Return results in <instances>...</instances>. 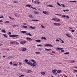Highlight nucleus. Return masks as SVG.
<instances>
[{"label":"nucleus","mask_w":77,"mask_h":77,"mask_svg":"<svg viewBox=\"0 0 77 77\" xmlns=\"http://www.w3.org/2000/svg\"><path fill=\"white\" fill-rule=\"evenodd\" d=\"M35 41H36V42H41V41L39 40H35Z\"/></svg>","instance_id":"4468645a"},{"label":"nucleus","mask_w":77,"mask_h":77,"mask_svg":"<svg viewBox=\"0 0 77 77\" xmlns=\"http://www.w3.org/2000/svg\"><path fill=\"white\" fill-rule=\"evenodd\" d=\"M31 62H34V63H36V61L33 60H31Z\"/></svg>","instance_id":"a211bd4d"},{"label":"nucleus","mask_w":77,"mask_h":77,"mask_svg":"<svg viewBox=\"0 0 77 77\" xmlns=\"http://www.w3.org/2000/svg\"><path fill=\"white\" fill-rule=\"evenodd\" d=\"M31 5H26V6H28V7H29V8H30V7H31Z\"/></svg>","instance_id":"aec40b11"},{"label":"nucleus","mask_w":77,"mask_h":77,"mask_svg":"<svg viewBox=\"0 0 77 77\" xmlns=\"http://www.w3.org/2000/svg\"><path fill=\"white\" fill-rule=\"evenodd\" d=\"M73 72H74V73L75 74L76 72H77V70H74V71H73Z\"/></svg>","instance_id":"2eb2a0df"},{"label":"nucleus","mask_w":77,"mask_h":77,"mask_svg":"<svg viewBox=\"0 0 77 77\" xmlns=\"http://www.w3.org/2000/svg\"><path fill=\"white\" fill-rule=\"evenodd\" d=\"M5 23H9V21H7L6 22H5Z\"/></svg>","instance_id":"8fccbe9b"},{"label":"nucleus","mask_w":77,"mask_h":77,"mask_svg":"<svg viewBox=\"0 0 77 77\" xmlns=\"http://www.w3.org/2000/svg\"><path fill=\"white\" fill-rule=\"evenodd\" d=\"M48 6H49V7H52V8H53V6L51 5H48Z\"/></svg>","instance_id":"a19ab883"},{"label":"nucleus","mask_w":77,"mask_h":77,"mask_svg":"<svg viewBox=\"0 0 77 77\" xmlns=\"http://www.w3.org/2000/svg\"><path fill=\"white\" fill-rule=\"evenodd\" d=\"M45 45V46H48V44H46Z\"/></svg>","instance_id":"0e129e2a"},{"label":"nucleus","mask_w":77,"mask_h":77,"mask_svg":"<svg viewBox=\"0 0 77 77\" xmlns=\"http://www.w3.org/2000/svg\"><path fill=\"white\" fill-rule=\"evenodd\" d=\"M61 5H62V6H63V7H65V5H64L63 4H61Z\"/></svg>","instance_id":"79ce46f5"},{"label":"nucleus","mask_w":77,"mask_h":77,"mask_svg":"<svg viewBox=\"0 0 77 77\" xmlns=\"http://www.w3.org/2000/svg\"><path fill=\"white\" fill-rule=\"evenodd\" d=\"M23 48V49L22 51H26V48Z\"/></svg>","instance_id":"39448f33"},{"label":"nucleus","mask_w":77,"mask_h":77,"mask_svg":"<svg viewBox=\"0 0 77 77\" xmlns=\"http://www.w3.org/2000/svg\"><path fill=\"white\" fill-rule=\"evenodd\" d=\"M20 77H24V75H20L19 76Z\"/></svg>","instance_id":"c9c22d12"},{"label":"nucleus","mask_w":77,"mask_h":77,"mask_svg":"<svg viewBox=\"0 0 77 77\" xmlns=\"http://www.w3.org/2000/svg\"><path fill=\"white\" fill-rule=\"evenodd\" d=\"M43 13L45 14H47L48 13L47 12L45 11H43Z\"/></svg>","instance_id":"6ab92c4d"},{"label":"nucleus","mask_w":77,"mask_h":77,"mask_svg":"<svg viewBox=\"0 0 77 77\" xmlns=\"http://www.w3.org/2000/svg\"><path fill=\"white\" fill-rule=\"evenodd\" d=\"M57 4L58 5V6H61V5H60V4H59V2H57Z\"/></svg>","instance_id":"72a5a7b5"},{"label":"nucleus","mask_w":77,"mask_h":77,"mask_svg":"<svg viewBox=\"0 0 77 77\" xmlns=\"http://www.w3.org/2000/svg\"><path fill=\"white\" fill-rule=\"evenodd\" d=\"M45 50H47V51H50V50H51V49L45 48Z\"/></svg>","instance_id":"393cba45"},{"label":"nucleus","mask_w":77,"mask_h":77,"mask_svg":"<svg viewBox=\"0 0 77 77\" xmlns=\"http://www.w3.org/2000/svg\"><path fill=\"white\" fill-rule=\"evenodd\" d=\"M54 25H55V26H57V23H54Z\"/></svg>","instance_id":"6e6d98bb"},{"label":"nucleus","mask_w":77,"mask_h":77,"mask_svg":"<svg viewBox=\"0 0 77 77\" xmlns=\"http://www.w3.org/2000/svg\"><path fill=\"white\" fill-rule=\"evenodd\" d=\"M13 66H17V64L14 63V64H13Z\"/></svg>","instance_id":"58836bf2"},{"label":"nucleus","mask_w":77,"mask_h":77,"mask_svg":"<svg viewBox=\"0 0 77 77\" xmlns=\"http://www.w3.org/2000/svg\"><path fill=\"white\" fill-rule=\"evenodd\" d=\"M31 20L32 21H39V20Z\"/></svg>","instance_id":"1a4fd4ad"},{"label":"nucleus","mask_w":77,"mask_h":77,"mask_svg":"<svg viewBox=\"0 0 77 77\" xmlns=\"http://www.w3.org/2000/svg\"><path fill=\"white\" fill-rule=\"evenodd\" d=\"M26 63L28 64V65H32V62H30V61L28 62H27Z\"/></svg>","instance_id":"423d86ee"},{"label":"nucleus","mask_w":77,"mask_h":77,"mask_svg":"<svg viewBox=\"0 0 77 77\" xmlns=\"http://www.w3.org/2000/svg\"><path fill=\"white\" fill-rule=\"evenodd\" d=\"M28 35H29V36H32V35H31L30 33H28Z\"/></svg>","instance_id":"e433bc0d"},{"label":"nucleus","mask_w":77,"mask_h":77,"mask_svg":"<svg viewBox=\"0 0 77 77\" xmlns=\"http://www.w3.org/2000/svg\"><path fill=\"white\" fill-rule=\"evenodd\" d=\"M55 14L57 15H60V16H62V14Z\"/></svg>","instance_id":"ea45409f"},{"label":"nucleus","mask_w":77,"mask_h":77,"mask_svg":"<svg viewBox=\"0 0 77 77\" xmlns=\"http://www.w3.org/2000/svg\"><path fill=\"white\" fill-rule=\"evenodd\" d=\"M63 49V48H56V50H62Z\"/></svg>","instance_id":"7ed1b4c3"},{"label":"nucleus","mask_w":77,"mask_h":77,"mask_svg":"<svg viewBox=\"0 0 77 77\" xmlns=\"http://www.w3.org/2000/svg\"><path fill=\"white\" fill-rule=\"evenodd\" d=\"M42 45H37V46H38V47H39L40 46H42Z\"/></svg>","instance_id":"4c0bfd02"},{"label":"nucleus","mask_w":77,"mask_h":77,"mask_svg":"<svg viewBox=\"0 0 77 77\" xmlns=\"http://www.w3.org/2000/svg\"><path fill=\"white\" fill-rule=\"evenodd\" d=\"M62 50L61 51V52H63L64 51V50H62Z\"/></svg>","instance_id":"774afa93"},{"label":"nucleus","mask_w":77,"mask_h":77,"mask_svg":"<svg viewBox=\"0 0 77 77\" xmlns=\"http://www.w3.org/2000/svg\"><path fill=\"white\" fill-rule=\"evenodd\" d=\"M6 35V34H2V35H3V36L4 37H6L7 38H8V37H7V36L5 35Z\"/></svg>","instance_id":"2f4dec72"},{"label":"nucleus","mask_w":77,"mask_h":77,"mask_svg":"<svg viewBox=\"0 0 77 77\" xmlns=\"http://www.w3.org/2000/svg\"><path fill=\"white\" fill-rule=\"evenodd\" d=\"M19 65H22V64L20 62H19Z\"/></svg>","instance_id":"680f3d73"},{"label":"nucleus","mask_w":77,"mask_h":77,"mask_svg":"<svg viewBox=\"0 0 77 77\" xmlns=\"http://www.w3.org/2000/svg\"><path fill=\"white\" fill-rule=\"evenodd\" d=\"M29 17H30V18H33V16H32V15H29Z\"/></svg>","instance_id":"473e14b6"},{"label":"nucleus","mask_w":77,"mask_h":77,"mask_svg":"<svg viewBox=\"0 0 77 77\" xmlns=\"http://www.w3.org/2000/svg\"><path fill=\"white\" fill-rule=\"evenodd\" d=\"M34 13L35 14H39V13L37 11H35Z\"/></svg>","instance_id":"c85d7f7f"},{"label":"nucleus","mask_w":77,"mask_h":77,"mask_svg":"<svg viewBox=\"0 0 77 77\" xmlns=\"http://www.w3.org/2000/svg\"><path fill=\"white\" fill-rule=\"evenodd\" d=\"M66 36H68V37H69V38H72L71 36H69V34H66Z\"/></svg>","instance_id":"ddd939ff"},{"label":"nucleus","mask_w":77,"mask_h":77,"mask_svg":"<svg viewBox=\"0 0 77 77\" xmlns=\"http://www.w3.org/2000/svg\"><path fill=\"white\" fill-rule=\"evenodd\" d=\"M69 53V52H66L64 53V54H68Z\"/></svg>","instance_id":"bb28decb"},{"label":"nucleus","mask_w":77,"mask_h":77,"mask_svg":"<svg viewBox=\"0 0 77 77\" xmlns=\"http://www.w3.org/2000/svg\"><path fill=\"white\" fill-rule=\"evenodd\" d=\"M48 46H49V47H53V46L51 44H48Z\"/></svg>","instance_id":"7c9ffc66"},{"label":"nucleus","mask_w":77,"mask_h":77,"mask_svg":"<svg viewBox=\"0 0 77 77\" xmlns=\"http://www.w3.org/2000/svg\"><path fill=\"white\" fill-rule=\"evenodd\" d=\"M21 32L22 33H27V32L24 31H21Z\"/></svg>","instance_id":"a878e982"},{"label":"nucleus","mask_w":77,"mask_h":77,"mask_svg":"<svg viewBox=\"0 0 77 77\" xmlns=\"http://www.w3.org/2000/svg\"><path fill=\"white\" fill-rule=\"evenodd\" d=\"M14 57L11 56V57H8V59H11V58H13Z\"/></svg>","instance_id":"c756f323"},{"label":"nucleus","mask_w":77,"mask_h":77,"mask_svg":"<svg viewBox=\"0 0 77 77\" xmlns=\"http://www.w3.org/2000/svg\"><path fill=\"white\" fill-rule=\"evenodd\" d=\"M52 53H55V52L54 51H52Z\"/></svg>","instance_id":"338daca9"},{"label":"nucleus","mask_w":77,"mask_h":77,"mask_svg":"<svg viewBox=\"0 0 77 77\" xmlns=\"http://www.w3.org/2000/svg\"><path fill=\"white\" fill-rule=\"evenodd\" d=\"M23 42L24 43V44H25V43H27V42L26 41H23Z\"/></svg>","instance_id":"4d7b16f0"},{"label":"nucleus","mask_w":77,"mask_h":77,"mask_svg":"<svg viewBox=\"0 0 77 77\" xmlns=\"http://www.w3.org/2000/svg\"><path fill=\"white\" fill-rule=\"evenodd\" d=\"M57 72L58 74H59V73L61 72V70H59L57 71Z\"/></svg>","instance_id":"dca6fc26"},{"label":"nucleus","mask_w":77,"mask_h":77,"mask_svg":"<svg viewBox=\"0 0 77 77\" xmlns=\"http://www.w3.org/2000/svg\"><path fill=\"white\" fill-rule=\"evenodd\" d=\"M4 18V17L3 16H2L1 17H0V18Z\"/></svg>","instance_id":"e2e57ef3"},{"label":"nucleus","mask_w":77,"mask_h":77,"mask_svg":"<svg viewBox=\"0 0 77 77\" xmlns=\"http://www.w3.org/2000/svg\"><path fill=\"white\" fill-rule=\"evenodd\" d=\"M14 3H18V2H16V1H14Z\"/></svg>","instance_id":"13d9d810"},{"label":"nucleus","mask_w":77,"mask_h":77,"mask_svg":"<svg viewBox=\"0 0 77 77\" xmlns=\"http://www.w3.org/2000/svg\"><path fill=\"white\" fill-rule=\"evenodd\" d=\"M57 71V69L52 70V72H53V73H54L56 72Z\"/></svg>","instance_id":"6e6552de"},{"label":"nucleus","mask_w":77,"mask_h":77,"mask_svg":"<svg viewBox=\"0 0 77 77\" xmlns=\"http://www.w3.org/2000/svg\"><path fill=\"white\" fill-rule=\"evenodd\" d=\"M66 16L65 15H63L62 17H63V18H64V17H65Z\"/></svg>","instance_id":"49530a36"},{"label":"nucleus","mask_w":77,"mask_h":77,"mask_svg":"<svg viewBox=\"0 0 77 77\" xmlns=\"http://www.w3.org/2000/svg\"><path fill=\"white\" fill-rule=\"evenodd\" d=\"M2 32L3 33H6V31L5 29H2L1 30Z\"/></svg>","instance_id":"9d476101"},{"label":"nucleus","mask_w":77,"mask_h":77,"mask_svg":"<svg viewBox=\"0 0 77 77\" xmlns=\"http://www.w3.org/2000/svg\"><path fill=\"white\" fill-rule=\"evenodd\" d=\"M70 63H74V62H75V61H74V60H72V61H70Z\"/></svg>","instance_id":"f704fd0d"},{"label":"nucleus","mask_w":77,"mask_h":77,"mask_svg":"<svg viewBox=\"0 0 77 77\" xmlns=\"http://www.w3.org/2000/svg\"><path fill=\"white\" fill-rule=\"evenodd\" d=\"M69 2H73V3H76L77 2V1H69Z\"/></svg>","instance_id":"f3484780"},{"label":"nucleus","mask_w":77,"mask_h":77,"mask_svg":"<svg viewBox=\"0 0 77 77\" xmlns=\"http://www.w3.org/2000/svg\"><path fill=\"white\" fill-rule=\"evenodd\" d=\"M36 63H32V64L31 65V66H33V67H35V66H36Z\"/></svg>","instance_id":"f03ea898"},{"label":"nucleus","mask_w":77,"mask_h":77,"mask_svg":"<svg viewBox=\"0 0 77 77\" xmlns=\"http://www.w3.org/2000/svg\"><path fill=\"white\" fill-rule=\"evenodd\" d=\"M49 54H51V55H53V56H54V54H51V53H49Z\"/></svg>","instance_id":"09e8293b"},{"label":"nucleus","mask_w":77,"mask_h":77,"mask_svg":"<svg viewBox=\"0 0 77 77\" xmlns=\"http://www.w3.org/2000/svg\"><path fill=\"white\" fill-rule=\"evenodd\" d=\"M41 74H42V75H45V72H41Z\"/></svg>","instance_id":"f8f14e48"},{"label":"nucleus","mask_w":77,"mask_h":77,"mask_svg":"<svg viewBox=\"0 0 77 77\" xmlns=\"http://www.w3.org/2000/svg\"><path fill=\"white\" fill-rule=\"evenodd\" d=\"M66 17L67 18H69V17L68 16H66Z\"/></svg>","instance_id":"603ef678"},{"label":"nucleus","mask_w":77,"mask_h":77,"mask_svg":"<svg viewBox=\"0 0 77 77\" xmlns=\"http://www.w3.org/2000/svg\"><path fill=\"white\" fill-rule=\"evenodd\" d=\"M63 11L64 12H66V11H67V12H69V10H63Z\"/></svg>","instance_id":"4be33fe9"},{"label":"nucleus","mask_w":77,"mask_h":77,"mask_svg":"<svg viewBox=\"0 0 77 77\" xmlns=\"http://www.w3.org/2000/svg\"><path fill=\"white\" fill-rule=\"evenodd\" d=\"M41 26L42 28H45V27H44L43 25H41Z\"/></svg>","instance_id":"3c124183"},{"label":"nucleus","mask_w":77,"mask_h":77,"mask_svg":"<svg viewBox=\"0 0 77 77\" xmlns=\"http://www.w3.org/2000/svg\"><path fill=\"white\" fill-rule=\"evenodd\" d=\"M28 61H29L28 60L26 59L25 60V62H28Z\"/></svg>","instance_id":"c03bdc74"},{"label":"nucleus","mask_w":77,"mask_h":77,"mask_svg":"<svg viewBox=\"0 0 77 77\" xmlns=\"http://www.w3.org/2000/svg\"><path fill=\"white\" fill-rule=\"evenodd\" d=\"M10 65H12V62H10Z\"/></svg>","instance_id":"5fc2aeb1"},{"label":"nucleus","mask_w":77,"mask_h":77,"mask_svg":"<svg viewBox=\"0 0 77 77\" xmlns=\"http://www.w3.org/2000/svg\"><path fill=\"white\" fill-rule=\"evenodd\" d=\"M56 42H59V39H56Z\"/></svg>","instance_id":"de8ad7c7"},{"label":"nucleus","mask_w":77,"mask_h":77,"mask_svg":"<svg viewBox=\"0 0 77 77\" xmlns=\"http://www.w3.org/2000/svg\"><path fill=\"white\" fill-rule=\"evenodd\" d=\"M26 39L27 40H32V39L31 38L29 37H26Z\"/></svg>","instance_id":"0eeeda50"},{"label":"nucleus","mask_w":77,"mask_h":77,"mask_svg":"<svg viewBox=\"0 0 77 77\" xmlns=\"http://www.w3.org/2000/svg\"><path fill=\"white\" fill-rule=\"evenodd\" d=\"M41 39H45V40H47V38H46L45 37H43L41 38Z\"/></svg>","instance_id":"9b49d317"},{"label":"nucleus","mask_w":77,"mask_h":77,"mask_svg":"<svg viewBox=\"0 0 77 77\" xmlns=\"http://www.w3.org/2000/svg\"><path fill=\"white\" fill-rule=\"evenodd\" d=\"M28 73H30V72H32V70H28Z\"/></svg>","instance_id":"b1692460"},{"label":"nucleus","mask_w":77,"mask_h":77,"mask_svg":"<svg viewBox=\"0 0 77 77\" xmlns=\"http://www.w3.org/2000/svg\"><path fill=\"white\" fill-rule=\"evenodd\" d=\"M35 53L36 54H39V53H40V52H35Z\"/></svg>","instance_id":"a18cd8bd"},{"label":"nucleus","mask_w":77,"mask_h":77,"mask_svg":"<svg viewBox=\"0 0 77 77\" xmlns=\"http://www.w3.org/2000/svg\"><path fill=\"white\" fill-rule=\"evenodd\" d=\"M57 19H55V20H54L55 21H57Z\"/></svg>","instance_id":"69168bd1"},{"label":"nucleus","mask_w":77,"mask_h":77,"mask_svg":"<svg viewBox=\"0 0 77 77\" xmlns=\"http://www.w3.org/2000/svg\"><path fill=\"white\" fill-rule=\"evenodd\" d=\"M23 28H28V26H23Z\"/></svg>","instance_id":"5701e85b"},{"label":"nucleus","mask_w":77,"mask_h":77,"mask_svg":"<svg viewBox=\"0 0 77 77\" xmlns=\"http://www.w3.org/2000/svg\"><path fill=\"white\" fill-rule=\"evenodd\" d=\"M20 44H23V45H24V41H22V42H21Z\"/></svg>","instance_id":"cd10ccee"},{"label":"nucleus","mask_w":77,"mask_h":77,"mask_svg":"<svg viewBox=\"0 0 77 77\" xmlns=\"http://www.w3.org/2000/svg\"><path fill=\"white\" fill-rule=\"evenodd\" d=\"M61 24L60 23H57V26H60Z\"/></svg>","instance_id":"37998d69"},{"label":"nucleus","mask_w":77,"mask_h":77,"mask_svg":"<svg viewBox=\"0 0 77 77\" xmlns=\"http://www.w3.org/2000/svg\"><path fill=\"white\" fill-rule=\"evenodd\" d=\"M30 29H35V27H33L31 26H30Z\"/></svg>","instance_id":"20e7f679"},{"label":"nucleus","mask_w":77,"mask_h":77,"mask_svg":"<svg viewBox=\"0 0 77 77\" xmlns=\"http://www.w3.org/2000/svg\"><path fill=\"white\" fill-rule=\"evenodd\" d=\"M9 37H11L12 38H14V37H18L19 35H9Z\"/></svg>","instance_id":"f257e3e1"},{"label":"nucleus","mask_w":77,"mask_h":77,"mask_svg":"<svg viewBox=\"0 0 77 77\" xmlns=\"http://www.w3.org/2000/svg\"><path fill=\"white\" fill-rule=\"evenodd\" d=\"M72 32H75V30H72V31H71Z\"/></svg>","instance_id":"bf43d9fd"},{"label":"nucleus","mask_w":77,"mask_h":77,"mask_svg":"<svg viewBox=\"0 0 77 77\" xmlns=\"http://www.w3.org/2000/svg\"><path fill=\"white\" fill-rule=\"evenodd\" d=\"M15 42H10V44H15Z\"/></svg>","instance_id":"412c9836"},{"label":"nucleus","mask_w":77,"mask_h":77,"mask_svg":"<svg viewBox=\"0 0 77 77\" xmlns=\"http://www.w3.org/2000/svg\"><path fill=\"white\" fill-rule=\"evenodd\" d=\"M54 74H55V75H56L57 74V73H56V72H54Z\"/></svg>","instance_id":"052dcab7"},{"label":"nucleus","mask_w":77,"mask_h":77,"mask_svg":"<svg viewBox=\"0 0 77 77\" xmlns=\"http://www.w3.org/2000/svg\"><path fill=\"white\" fill-rule=\"evenodd\" d=\"M13 27H17V25H14L12 26Z\"/></svg>","instance_id":"864d4df0"}]
</instances>
